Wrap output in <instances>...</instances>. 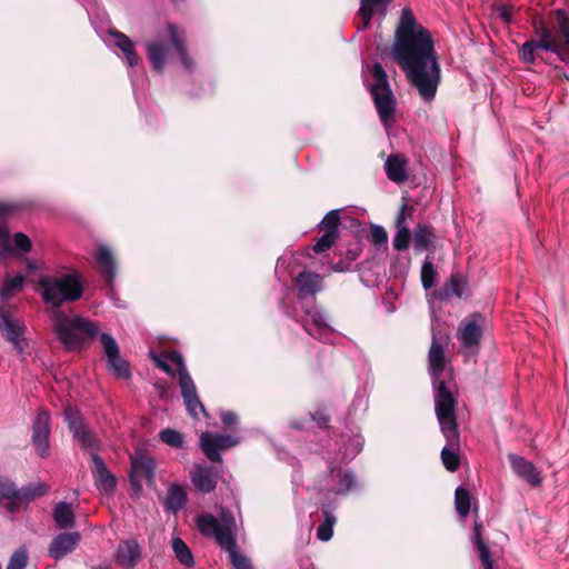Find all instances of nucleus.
<instances>
[{"label":"nucleus","mask_w":569,"mask_h":569,"mask_svg":"<svg viewBox=\"0 0 569 569\" xmlns=\"http://www.w3.org/2000/svg\"><path fill=\"white\" fill-rule=\"evenodd\" d=\"M312 419L318 422L320 427L327 426L329 417L325 411H317L312 415Z\"/></svg>","instance_id":"obj_52"},{"label":"nucleus","mask_w":569,"mask_h":569,"mask_svg":"<svg viewBox=\"0 0 569 569\" xmlns=\"http://www.w3.org/2000/svg\"><path fill=\"white\" fill-rule=\"evenodd\" d=\"M190 478L192 485L202 493H209L214 490L217 481L211 468L206 466H196Z\"/></svg>","instance_id":"obj_25"},{"label":"nucleus","mask_w":569,"mask_h":569,"mask_svg":"<svg viewBox=\"0 0 569 569\" xmlns=\"http://www.w3.org/2000/svg\"><path fill=\"white\" fill-rule=\"evenodd\" d=\"M406 209H407V204L403 203L400 211L398 212V214L396 217V227L397 228L407 227L406 226V220H407Z\"/></svg>","instance_id":"obj_51"},{"label":"nucleus","mask_w":569,"mask_h":569,"mask_svg":"<svg viewBox=\"0 0 569 569\" xmlns=\"http://www.w3.org/2000/svg\"><path fill=\"white\" fill-rule=\"evenodd\" d=\"M323 522L318 527L317 537L321 541H328L332 538L333 535V526L337 521L335 515L328 509V507L322 508Z\"/></svg>","instance_id":"obj_35"},{"label":"nucleus","mask_w":569,"mask_h":569,"mask_svg":"<svg viewBox=\"0 0 569 569\" xmlns=\"http://www.w3.org/2000/svg\"><path fill=\"white\" fill-rule=\"evenodd\" d=\"M108 34L110 37L109 42L122 51L127 64L130 68L136 67L139 63L140 59L133 49L132 40L128 36L118 30H110Z\"/></svg>","instance_id":"obj_24"},{"label":"nucleus","mask_w":569,"mask_h":569,"mask_svg":"<svg viewBox=\"0 0 569 569\" xmlns=\"http://www.w3.org/2000/svg\"><path fill=\"white\" fill-rule=\"evenodd\" d=\"M436 270L429 257L426 258L421 268L422 287L428 290L435 284Z\"/></svg>","instance_id":"obj_43"},{"label":"nucleus","mask_w":569,"mask_h":569,"mask_svg":"<svg viewBox=\"0 0 569 569\" xmlns=\"http://www.w3.org/2000/svg\"><path fill=\"white\" fill-rule=\"evenodd\" d=\"M390 2L391 0H360L359 17L362 21V28L369 27L375 13L385 16Z\"/></svg>","instance_id":"obj_27"},{"label":"nucleus","mask_w":569,"mask_h":569,"mask_svg":"<svg viewBox=\"0 0 569 569\" xmlns=\"http://www.w3.org/2000/svg\"><path fill=\"white\" fill-rule=\"evenodd\" d=\"M0 330L8 341H10L18 353H23L27 348L24 339L26 326L14 318L9 307L0 308Z\"/></svg>","instance_id":"obj_11"},{"label":"nucleus","mask_w":569,"mask_h":569,"mask_svg":"<svg viewBox=\"0 0 569 569\" xmlns=\"http://www.w3.org/2000/svg\"><path fill=\"white\" fill-rule=\"evenodd\" d=\"M296 284L299 290V301L306 297H313L322 289V278L320 274L311 271H303L298 274Z\"/></svg>","instance_id":"obj_22"},{"label":"nucleus","mask_w":569,"mask_h":569,"mask_svg":"<svg viewBox=\"0 0 569 569\" xmlns=\"http://www.w3.org/2000/svg\"><path fill=\"white\" fill-rule=\"evenodd\" d=\"M146 48L148 59L158 72L163 71L172 48L179 54L183 69L188 72L194 70L196 63L189 56L186 33L172 23H168L166 29L161 30L156 39L147 42Z\"/></svg>","instance_id":"obj_5"},{"label":"nucleus","mask_w":569,"mask_h":569,"mask_svg":"<svg viewBox=\"0 0 569 569\" xmlns=\"http://www.w3.org/2000/svg\"><path fill=\"white\" fill-rule=\"evenodd\" d=\"M141 556V548L134 539L119 543L114 558L118 565L124 568H133Z\"/></svg>","instance_id":"obj_21"},{"label":"nucleus","mask_w":569,"mask_h":569,"mask_svg":"<svg viewBox=\"0 0 569 569\" xmlns=\"http://www.w3.org/2000/svg\"><path fill=\"white\" fill-rule=\"evenodd\" d=\"M26 262L29 270H34L37 268L36 264L29 259H27Z\"/></svg>","instance_id":"obj_54"},{"label":"nucleus","mask_w":569,"mask_h":569,"mask_svg":"<svg viewBox=\"0 0 569 569\" xmlns=\"http://www.w3.org/2000/svg\"><path fill=\"white\" fill-rule=\"evenodd\" d=\"M363 440L360 436L350 439V445L345 448L342 455L343 459L351 460L362 450Z\"/></svg>","instance_id":"obj_48"},{"label":"nucleus","mask_w":569,"mask_h":569,"mask_svg":"<svg viewBox=\"0 0 569 569\" xmlns=\"http://www.w3.org/2000/svg\"><path fill=\"white\" fill-rule=\"evenodd\" d=\"M339 221H340L339 210H331L325 216L320 226L325 230V232H332L338 236Z\"/></svg>","instance_id":"obj_44"},{"label":"nucleus","mask_w":569,"mask_h":569,"mask_svg":"<svg viewBox=\"0 0 569 569\" xmlns=\"http://www.w3.org/2000/svg\"><path fill=\"white\" fill-rule=\"evenodd\" d=\"M435 232L427 224H418L413 230V246L418 251L428 250L435 241Z\"/></svg>","instance_id":"obj_32"},{"label":"nucleus","mask_w":569,"mask_h":569,"mask_svg":"<svg viewBox=\"0 0 569 569\" xmlns=\"http://www.w3.org/2000/svg\"><path fill=\"white\" fill-rule=\"evenodd\" d=\"M475 545L479 552V557L483 569H493V562L491 560L489 549L481 539L480 525L478 523H476L475 526Z\"/></svg>","instance_id":"obj_37"},{"label":"nucleus","mask_w":569,"mask_h":569,"mask_svg":"<svg viewBox=\"0 0 569 569\" xmlns=\"http://www.w3.org/2000/svg\"><path fill=\"white\" fill-rule=\"evenodd\" d=\"M486 325V317L478 312L461 320L457 331V338L466 355H473L477 352Z\"/></svg>","instance_id":"obj_9"},{"label":"nucleus","mask_w":569,"mask_h":569,"mask_svg":"<svg viewBox=\"0 0 569 569\" xmlns=\"http://www.w3.org/2000/svg\"><path fill=\"white\" fill-rule=\"evenodd\" d=\"M385 169L387 177L396 183H402L408 179L407 161L398 154L388 157Z\"/></svg>","instance_id":"obj_28"},{"label":"nucleus","mask_w":569,"mask_h":569,"mask_svg":"<svg viewBox=\"0 0 569 569\" xmlns=\"http://www.w3.org/2000/svg\"><path fill=\"white\" fill-rule=\"evenodd\" d=\"M80 533L77 531L57 535L49 545L48 555L54 560L64 558L74 551L80 542Z\"/></svg>","instance_id":"obj_19"},{"label":"nucleus","mask_w":569,"mask_h":569,"mask_svg":"<svg viewBox=\"0 0 569 569\" xmlns=\"http://www.w3.org/2000/svg\"><path fill=\"white\" fill-rule=\"evenodd\" d=\"M338 238L337 234L332 232H325L321 238L316 242L313 246V250L316 253H322L330 249L332 244L335 243L336 239Z\"/></svg>","instance_id":"obj_47"},{"label":"nucleus","mask_w":569,"mask_h":569,"mask_svg":"<svg viewBox=\"0 0 569 569\" xmlns=\"http://www.w3.org/2000/svg\"><path fill=\"white\" fill-rule=\"evenodd\" d=\"M172 549L177 559L184 566L193 565V557L189 547L180 538L172 540Z\"/></svg>","instance_id":"obj_38"},{"label":"nucleus","mask_w":569,"mask_h":569,"mask_svg":"<svg viewBox=\"0 0 569 569\" xmlns=\"http://www.w3.org/2000/svg\"><path fill=\"white\" fill-rule=\"evenodd\" d=\"M536 37L538 40H549L552 44V49L545 51L557 53L562 61L569 58V18L562 10L557 11L556 22L551 27L543 23L536 27Z\"/></svg>","instance_id":"obj_8"},{"label":"nucleus","mask_w":569,"mask_h":569,"mask_svg":"<svg viewBox=\"0 0 569 569\" xmlns=\"http://www.w3.org/2000/svg\"><path fill=\"white\" fill-rule=\"evenodd\" d=\"M447 345V337L446 336H437V333L433 332L432 335V342L429 349V369L433 377V385L436 388V395L435 398L438 395L439 386L442 382L446 390H448L446 382L443 380L439 379L440 373L445 369V351L443 348Z\"/></svg>","instance_id":"obj_14"},{"label":"nucleus","mask_w":569,"mask_h":569,"mask_svg":"<svg viewBox=\"0 0 569 569\" xmlns=\"http://www.w3.org/2000/svg\"><path fill=\"white\" fill-rule=\"evenodd\" d=\"M39 286L42 288L44 303L54 309L50 315L53 331L67 350H80L98 336L97 322L79 316H68L58 309L63 302L81 298L83 288L78 274L68 273L60 278L44 276L39 279Z\"/></svg>","instance_id":"obj_2"},{"label":"nucleus","mask_w":569,"mask_h":569,"mask_svg":"<svg viewBox=\"0 0 569 569\" xmlns=\"http://www.w3.org/2000/svg\"><path fill=\"white\" fill-rule=\"evenodd\" d=\"M455 505L457 512L462 517L466 518L469 515L470 511V495L469 492L459 487L456 489L455 495Z\"/></svg>","instance_id":"obj_40"},{"label":"nucleus","mask_w":569,"mask_h":569,"mask_svg":"<svg viewBox=\"0 0 569 569\" xmlns=\"http://www.w3.org/2000/svg\"><path fill=\"white\" fill-rule=\"evenodd\" d=\"M24 284V277L17 274L13 277L7 276L0 286V298L7 300L13 296L14 292L22 289Z\"/></svg>","instance_id":"obj_34"},{"label":"nucleus","mask_w":569,"mask_h":569,"mask_svg":"<svg viewBox=\"0 0 569 569\" xmlns=\"http://www.w3.org/2000/svg\"><path fill=\"white\" fill-rule=\"evenodd\" d=\"M2 499H20V489L11 480H0V500Z\"/></svg>","instance_id":"obj_46"},{"label":"nucleus","mask_w":569,"mask_h":569,"mask_svg":"<svg viewBox=\"0 0 569 569\" xmlns=\"http://www.w3.org/2000/svg\"><path fill=\"white\" fill-rule=\"evenodd\" d=\"M391 54L421 99L432 101L440 83L441 69L430 32L417 22L409 8L401 10Z\"/></svg>","instance_id":"obj_1"},{"label":"nucleus","mask_w":569,"mask_h":569,"mask_svg":"<svg viewBox=\"0 0 569 569\" xmlns=\"http://www.w3.org/2000/svg\"><path fill=\"white\" fill-rule=\"evenodd\" d=\"M332 481L336 483L332 488V491L336 495H345L348 493L356 487V478L350 471L331 470Z\"/></svg>","instance_id":"obj_30"},{"label":"nucleus","mask_w":569,"mask_h":569,"mask_svg":"<svg viewBox=\"0 0 569 569\" xmlns=\"http://www.w3.org/2000/svg\"><path fill=\"white\" fill-rule=\"evenodd\" d=\"M64 418L70 431L84 449L93 450L97 445L96 437L83 426L79 412L72 407H67Z\"/></svg>","instance_id":"obj_18"},{"label":"nucleus","mask_w":569,"mask_h":569,"mask_svg":"<svg viewBox=\"0 0 569 569\" xmlns=\"http://www.w3.org/2000/svg\"><path fill=\"white\" fill-rule=\"evenodd\" d=\"M239 439L233 436H223L212 432H203L200 437V447L212 462H221V450L234 447Z\"/></svg>","instance_id":"obj_13"},{"label":"nucleus","mask_w":569,"mask_h":569,"mask_svg":"<svg viewBox=\"0 0 569 569\" xmlns=\"http://www.w3.org/2000/svg\"><path fill=\"white\" fill-rule=\"evenodd\" d=\"M92 569H110V567H107V566H99V567H94Z\"/></svg>","instance_id":"obj_55"},{"label":"nucleus","mask_w":569,"mask_h":569,"mask_svg":"<svg viewBox=\"0 0 569 569\" xmlns=\"http://www.w3.org/2000/svg\"><path fill=\"white\" fill-rule=\"evenodd\" d=\"M552 44L549 42V40L542 39L538 40L533 39L531 41H527L521 47V58L526 63H532L536 60V51L538 49L545 50V49H552Z\"/></svg>","instance_id":"obj_33"},{"label":"nucleus","mask_w":569,"mask_h":569,"mask_svg":"<svg viewBox=\"0 0 569 569\" xmlns=\"http://www.w3.org/2000/svg\"><path fill=\"white\" fill-rule=\"evenodd\" d=\"M29 556L26 547L18 548L10 557L7 569H26Z\"/></svg>","instance_id":"obj_41"},{"label":"nucleus","mask_w":569,"mask_h":569,"mask_svg":"<svg viewBox=\"0 0 569 569\" xmlns=\"http://www.w3.org/2000/svg\"><path fill=\"white\" fill-rule=\"evenodd\" d=\"M94 259L100 271L106 277L108 284L111 286L116 277V261L113 253L106 246H99L94 253Z\"/></svg>","instance_id":"obj_26"},{"label":"nucleus","mask_w":569,"mask_h":569,"mask_svg":"<svg viewBox=\"0 0 569 569\" xmlns=\"http://www.w3.org/2000/svg\"><path fill=\"white\" fill-rule=\"evenodd\" d=\"M50 415L41 410L32 423V445L38 456L46 458L50 455Z\"/></svg>","instance_id":"obj_15"},{"label":"nucleus","mask_w":569,"mask_h":569,"mask_svg":"<svg viewBox=\"0 0 569 569\" xmlns=\"http://www.w3.org/2000/svg\"><path fill=\"white\" fill-rule=\"evenodd\" d=\"M48 491L49 487L46 483L41 481L31 482L20 488V500L30 502L37 498L44 496Z\"/></svg>","instance_id":"obj_36"},{"label":"nucleus","mask_w":569,"mask_h":569,"mask_svg":"<svg viewBox=\"0 0 569 569\" xmlns=\"http://www.w3.org/2000/svg\"><path fill=\"white\" fill-rule=\"evenodd\" d=\"M456 401L450 391H447L443 383L439 386L436 397V415L440 425L441 432L447 440V445L441 450V460L448 471H456L460 463L458 455L460 437L457 428Z\"/></svg>","instance_id":"obj_4"},{"label":"nucleus","mask_w":569,"mask_h":569,"mask_svg":"<svg viewBox=\"0 0 569 569\" xmlns=\"http://www.w3.org/2000/svg\"><path fill=\"white\" fill-rule=\"evenodd\" d=\"M186 502L187 493L184 489L179 485L170 486L164 500L166 510L176 513L184 507Z\"/></svg>","instance_id":"obj_31"},{"label":"nucleus","mask_w":569,"mask_h":569,"mask_svg":"<svg viewBox=\"0 0 569 569\" xmlns=\"http://www.w3.org/2000/svg\"><path fill=\"white\" fill-rule=\"evenodd\" d=\"M371 240L376 246L386 244L388 241V233L381 226H372L370 231Z\"/></svg>","instance_id":"obj_49"},{"label":"nucleus","mask_w":569,"mask_h":569,"mask_svg":"<svg viewBox=\"0 0 569 569\" xmlns=\"http://www.w3.org/2000/svg\"><path fill=\"white\" fill-rule=\"evenodd\" d=\"M372 83L370 92L378 114L386 128L395 123L396 98L390 89L388 76L380 63H375L370 70Z\"/></svg>","instance_id":"obj_7"},{"label":"nucleus","mask_w":569,"mask_h":569,"mask_svg":"<svg viewBox=\"0 0 569 569\" xmlns=\"http://www.w3.org/2000/svg\"><path fill=\"white\" fill-rule=\"evenodd\" d=\"M306 318L302 321L303 329L306 332L323 342H330L335 336V330L329 325L325 312L316 306H305Z\"/></svg>","instance_id":"obj_10"},{"label":"nucleus","mask_w":569,"mask_h":569,"mask_svg":"<svg viewBox=\"0 0 569 569\" xmlns=\"http://www.w3.org/2000/svg\"><path fill=\"white\" fill-rule=\"evenodd\" d=\"M159 438L163 443H166L172 448L179 449L184 446L183 435L174 429H171V428H167V429H163L162 431H160Z\"/></svg>","instance_id":"obj_39"},{"label":"nucleus","mask_w":569,"mask_h":569,"mask_svg":"<svg viewBox=\"0 0 569 569\" xmlns=\"http://www.w3.org/2000/svg\"><path fill=\"white\" fill-rule=\"evenodd\" d=\"M142 479L149 483L154 481V460L141 452L131 457L130 482L136 491L141 489Z\"/></svg>","instance_id":"obj_17"},{"label":"nucleus","mask_w":569,"mask_h":569,"mask_svg":"<svg viewBox=\"0 0 569 569\" xmlns=\"http://www.w3.org/2000/svg\"><path fill=\"white\" fill-rule=\"evenodd\" d=\"M221 420L224 426H231V425L237 423L238 416L234 412L224 411L221 413Z\"/></svg>","instance_id":"obj_50"},{"label":"nucleus","mask_w":569,"mask_h":569,"mask_svg":"<svg viewBox=\"0 0 569 569\" xmlns=\"http://www.w3.org/2000/svg\"><path fill=\"white\" fill-rule=\"evenodd\" d=\"M52 516L57 527L60 529H69L76 525V517L71 503L60 501L56 505Z\"/></svg>","instance_id":"obj_29"},{"label":"nucleus","mask_w":569,"mask_h":569,"mask_svg":"<svg viewBox=\"0 0 569 569\" xmlns=\"http://www.w3.org/2000/svg\"><path fill=\"white\" fill-rule=\"evenodd\" d=\"M11 501L8 503L7 506V509L10 511V512H16L19 510L20 506L22 502H26L24 500H20V499H10Z\"/></svg>","instance_id":"obj_53"},{"label":"nucleus","mask_w":569,"mask_h":569,"mask_svg":"<svg viewBox=\"0 0 569 569\" xmlns=\"http://www.w3.org/2000/svg\"><path fill=\"white\" fill-rule=\"evenodd\" d=\"M509 460L513 471L531 486H539L541 483L540 472L528 460L516 455H509Z\"/></svg>","instance_id":"obj_23"},{"label":"nucleus","mask_w":569,"mask_h":569,"mask_svg":"<svg viewBox=\"0 0 569 569\" xmlns=\"http://www.w3.org/2000/svg\"><path fill=\"white\" fill-rule=\"evenodd\" d=\"M100 342L107 357L109 369L119 378H129L130 370L128 363L121 358L120 349L114 338L109 333H101Z\"/></svg>","instance_id":"obj_16"},{"label":"nucleus","mask_w":569,"mask_h":569,"mask_svg":"<svg viewBox=\"0 0 569 569\" xmlns=\"http://www.w3.org/2000/svg\"><path fill=\"white\" fill-rule=\"evenodd\" d=\"M466 286V281L460 276H451L449 284L445 288V297H457L461 298L463 295V289Z\"/></svg>","instance_id":"obj_42"},{"label":"nucleus","mask_w":569,"mask_h":569,"mask_svg":"<svg viewBox=\"0 0 569 569\" xmlns=\"http://www.w3.org/2000/svg\"><path fill=\"white\" fill-rule=\"evenodd\" d=\"M168 358L172 363L176 365V370H173L171 366L167 363V361L153 357L157 366L160 369L171 375L172 377L178 378V385L180 387L181 396L183 398L187 410L193 418H198L199 412H204V407L198 397L196 385L188 372L184 360L178 352H172Z\"/></svg>","instance_id":"obj_6"},{"label":"nucleus","mask_w":569,"mask_h":569,"mask_svg":"<svg viewBox=\"0 0 569 569\" xmlns=\"http://www.w3.org/2000/svg\"><path fill=\"white\" fill-rule=\"evenodd\" d=\"M91 471L99 490L106 493L112 492L117 485L116 477L108 470L103 459L96 452H91Z\"/></svg>","instance_id":"obj_20"},{"label":"nucleus","mask_w":569,"mask_h":569,"mask_svg":"<svg viewBox=\"0 0 569 569\" xmlns=\"http://www.w3.org/2000/svg\"><path fill=\"white\" fill-rule=\"evenodd\" d=\"M12 210V207L0 202V256L14 251L29 252L31 250V240L27 234L17 232L13 234L12 241L9 238L8 229L2 221L3 217Z\"/></svg>","instance_id":"obj_12"},{"label":"nucleus","mask_w":569,"mask_h":569,"mask_svg":"<svg viewBox=\"0 0 569 569\" xmlns=\"http://www.w3.org/2000/svg\"><path fill=\"white\" fill-rule=\"evenodd\" d=\"M198 529L204 536L214 537L229 555L233 569H253L248 557L237 551L236 520L232 513L221 509L218 518L206 513L198 517Z\"/></svg>","instance_id":"obj_3"},{"label":"nucleus","mask_w":569,"mask_h":569,"mask_svg":"<svg viewBox=\"0 0 569 569\" xmlns=\"http://www.w3.org/2000/svg\"><path fill=\"white\" fill-rule=\"evenodd\" d=\"M411 233L407 227L397 228L396 236L393 238V247L398 251L408 249Z\"/></svg>","instance_id":"obj_45"}]
</instances>
